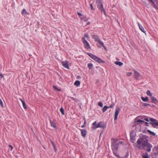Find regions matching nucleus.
Instances as JSON below:
<instances>
[{"instance_id":"33","label":"nucleus","mask_w":158,"mask_h":158,"mask_svg":"<svg viewBox=\"0 0 158 158\" xmlns=\"http://www.w3.org/2000/svg\"><path fill=\"white\" fill-rule=\"evenodd\" d=\"M87 38V39L88 40L89 39V37L88 36V35L87 34H85L84 35V37L83 38H84V39H85V38Z\"/></svg>"},{"instance_id":"22","label":"nucleus","mask_w":158,"mask_h":158,"mask_svg":"<svg viewBox=\"0 0 158 158\" xmlns=\"http://www.w3.org/2000/svg\"><path fill=\"white\" fill-rule=\"evenodd\" d=\"M115 64L116 65H118L120 66H121L123 65V63L119 61H116L115 62Z\"/></svg>"},{"instance_id":"9","label":"nucleus","mask_w":158,"mask_h":158,"mask_svg":"<svg viewBox=\"0 0 158 158\" xmlns=\"http://www.w3.org/2000/svg\"><path fill=\"white\" fill-rule=\"evenodd\" d=\"M134 75L135 78L136 80H139V78L141 77L140 73L135 70H134Z\"/></svg>"},{"instance_id":"25","label":"nucleus","mask_w":158,"mask_h":158,"mask_svg":"<svg viewBox=\"0 0 158 158\" xmlns=\"http://www.w3.org/2000/svg\"><path fill=\"white\" fill-rule=\"evenodd\" d=\"M74 85L77 86H79L80 84V81H76L74 83Z\"/></svg>"},{"instance_id":"35","label":"nucleus","mask_w":158,"mask_h":158,"mask_svg":"<svg viewBox=\"0 0 158 158\" xmlns=\"http://www.w3.org/2000/svg\"><path fill=\"white\" fill-rule=\"evenodd\" d=\"M53 87L54 89L58 91H61V89H58L57 88V87L56 86H53Z\"/></svg>"},{"instance_id":"30","label":"nucleus","mask_w":158,"mask_h":158,"mask_svg":"<svg viewBox=\"0 0 158 158\" xmlns=\"http://www.w3.org/2000/svg\"><path fill=\"white\" fill-rule=\"evenodd\" d=\"M93 65L91 63H89L88 64V66L89 69H91L92 68Z\"/></svg>"},{"instance_id":"3","label":"nucleus","mask_w":158,"mask_h":158,"mask_svg":"<svg viewBox=\"0 0 158 158\" xmlns=\"http://www.w3.org/2000/svg\"><path fill=\"white\" fill-rule=\"evenodd\" d=\"M96 123L97 122L95 121L92 124V125L94 126L93 128L94 129L98 127L104 128L105 127L104 123L102 122H99L97 125H96Z\"/></svg>"},{"instance_id":"10","label":"nucleus","mask_w":158,"mask_h":158,"mask_svg":"<svg viewBox=\"0 0 158 158\" xmlns=\"http://www.w3.org/2000/svg\"><path fill=\"white\" fill-rule=\"evenodd\" d=\"M63 66L65 68L68 69H69V62L67 60L63 61L61 62Z\"/></svg>"},{"instance_id":"31","label":"nucleus","mask_w":158,"mask_h":158,"mask_svg":"<svg viewBox=\"0 0 158 158\" xmlns=\"http://www.w3.org/2000/svg\"><path fill=\"white\" fill-rule=\"evenodd\" d=\"M142 105L143 106H150V105L149 104L147 103H142Z\"/></svg>"},{"instance_id":"41","label":"nucleus","mask_w":158,"mask_h":158,"mask_svg":"<svg viewBox=\"0 0 158 158\" xmlns=\"http://www.w3.org/2000/svg\"><path fill=\"white\" fill-rule=\"evenodd\" d=\"M132 74V73L131 72L128 73L127 74V75L128 76H131Z\"/></svg>"},{"instance_id":"24","label":"nucleus","mask_w":158,"mask_h":158,"mask_svg":"<svg viewBox=\"0 0 158 158\" xmlns=\"http://www.w3.org/2000/svg\"><path fill=\"white\" fill-rule=\"evenodd\" d=\"M24 14H25L26 15H29V13L27 12L25 9H23L22 11V14L23 15Z\"/></svg>"},{"instance_id":"4","label":"nucleus","mask_w":158,"mask_h":158,"mask_svg":"<svg viewBox=\"0 0 158 158\" xmlns=\"http://www.w3.org/2000/svg\"><path fill=\"white\" fill-rule=\"evenodd\" d=\"M98 3V7L101 12H103L104 14L106 15L105 12L104 10L103 5L101 0H98L97 2Z\"/></svg>"},{"instance_id":"28","label":"nucleus","mask_w":158,"mask_h":158,"mask_svg":"<svg viewBox=\"0 0 158 158\" xmlns=\"http://www.w3.org/2000/svg\"><path fill=\"white\" fill-rule=\"evenodd\" d=\"M143 158H149L148 154L147 153H146L145 154L142 155Z\"/></svg>"},{"instance_id":"36","label":"nucleus","mask_w":158,"mask_h":158,"mask_svg":"<svg viewBox=\"0 0 158 158\" xmlns=\"http://www.w3.org/2000/svg\"><path fill=\"white\" fill-rule=\"evenodd\" d=\"M114 105H115L114 104V103H113L111 104V105L110 106H108V107H109V108H112L114 106Z\"/></svg>"},{"instance_id":"44","label":"nucleus","mask_w":158,"mask_h":158,"mask_svg":"<svg viewBox=\"0 0 158 158\" xmlns=\"http://www.w3.org/2000/svg\"><path fill=\"white\" fill-rule=\"evenodd\" d=\"M77 14L78 15H79V16H81L82 15L79 12H78L77 13Z\"/></svg>"},{"instance_id":"2","label":"nucleus","mask_w":158,"mask_h":158,"mask_svg":"<svg viewBox=\"0 0 158 158\" xmlns=\"http://www.w3.org/2000/svg\"><path fill=\"white\" fill-rule=\"evenodd\" d=\"M146 135H143L142 137L139 138L136 143H135L134 145L138 149L140 150H143L145 148V146L148 140Z\"/></svg>"},{"instance_id":"8","label":"nucleus","mask_w":158,"mask_h":158,"mask_svg":"<svg viewBox=\"0 0 158 158\" xmlns=\"http://www.w3.org/2000/svg\"><path fill=\"white\" fill-rule=\"evenodd\" d=\"M152 147V145L147 141L146 143L145 148L144 149H145L148 152H149L151 151V149Z\"/></svg>"},{"instance_id":"43","label":"nucleus","mask_w":158,"mask_h":158,"mask_svg":"<svg viewBox=\"0 0 158 158\" xmlns=\"http://www.w3.org/2000/svg\"><path fill=\"white\" fill-rule=\"evenodd\" d=\"M90 7L91 8V9L92 10H94V8L93 6H92V4H91L90 5Z\"/></svg>"},{"instance_id":"38","label":"nucleus","mask_w":158,"mask_h":158,"mask_svg":"<svg viewBox=\"0 0 158 158\" xmlns=\"http://www.w3.org/2000/svg\"><path fill=\"white\" fill-rule=\"evenodd\" d=\"M98 105L100 106L101 107H102L103 106V104L102 102H99L98 103Z\"/></svg>"},{"instance_id":"13","label":"nucleus","mask_w":158,"mask_h":158,"mask_svg":"<svg viewBox=\"0 0 158 158\" xmlns=\"http://www.w3.org/2000/svg\"><path fill=\"white\" fill-rule=\"evenodd\" d=\"M95 60L96 61L99 63H105V61L102 60L101 58L96 56V58L94 60Z\"/></svg>"},{"instance_id":"20","label":"nucleus","mask_w":158,"mask_h":158,"mask_svg":"<svg viewBox=\"0 0 158 158\" xmlns=\"http://www.w3.org/2000/svg\"><path fill=\"white\" fill-rule=\"evenodd\" d=\"M88 54L91 58L93 60H95V58H96V56L92 54H91V53H88Z\"/></svg>"},{"instance_id":"45","label":"nucleus","mask_w":158,"mask_h":158,"mask_svg":"<svg viewBox=\"0 0 158 158\" xmlns=\"http://www.w3.org/2000/svg\"><path fill=\"white\" fill-rule=\"evenodd\" d=\"M145 124L147 126H148V124H150V123H148L147 122H145Z\"/></svg>"},{"instance_id":"49","label":"nucleus","mask_w":158,"mask_h":158,"mask_svg":"<svg viewBox=\"0 0 158 158\" xmlns=\"http://www.w3.org/2000/svg\"><path fill=\"white\" fill-rule=\"evenodd\" d=\"M89 24H90V23H89V22H88L87 23V25H89Z\"/></svg>"},{"instance_id":"27","label":"nucleus","mask_w":158,"mask_h":158,"mask_svg":"<svg viewBox=\"0 0 158 158\" xmlns=\"http://www.w3.org/2000/svg\"><path fill=\"white\" fill-rule=\"evenodd\" d=\"M146 94L148 96H150V97L152 96V94L151 93L149 90H148L146 92Z\"/></svg>"},{"instance_id":"16","label":"nucleus","mask_w":158,"mask_h":158,"mask_svg":"<svg viewBox=\"0 0 158 158\" xmlns=\"http://www.w3.org/2000/svg\"><path fill=\"white\" fill-rule=\"evenodd\" d=\"M150 1L152 4V6L154 8L156 9H158V7L155 4L154 2L153 1V0H148Z\"/></svg>"},{"instance_id":"34","label":"nucleus","mask_w":158,"mask_h":158,"mask_svg":"<svg viewBox=\"0 0 158 158\" xmlns=\"http://www.w3.org/2000/svg\"><path fill=\"white\" fill-rule=\"evenodd\" d=\"M131 141L133 143H134L135 142V138H130Z\"/></svg>"},{"instance_id":"47","label":"nucleus","mask_w":158,"mask_h":158,"mask_svg":"<svg viewBox=\"0 0 158 158\" xmlns=\"http://www.w3.org/2000/svg\"><path fill=\"white\" fill-rule=\"evenodd\" d=\"M0 77H3V74H0Z\"/></svg>"},{"instance_id":"5","label":"nucleus","mask_w":158,"mask_h":158,"mask_svg":"<svg viewBox=\"0 0 158 158\" xmlns=\"http://www.w3.org/2000/svg\"><path fill=\"white\" fill-rule=\"evenodd\" d=\"M92 38L94 39L95 41L98 42L105 49H106V47L104 46L103 43L101 41L100 39L99 38V37L97 35H93L92 36Z\"/></svg>"},{"instance_id":"7","label":"nucleus","mask_w":158,"mask_h":158,"mask_svg":"<svg viewBox=\"0 0 158 158\" xmlns=\"http://www.w3.org/2000/svg\"><path fill=\"white\" fill-rule=\"evenodd\" d=\"M82 40V42L84 44L85 48L87 49H90L91 47L89 43L85 39H84V38H83Z\"/></svg>"},{"instance_id":"29","label":"nucleus","mask_w":158,"mask_h":158,"mask_svg":"<svg viewBox=\"0 0 158 158\" xmlns=\"http://www.w3.org/2000/svg\"><path fill=\"white\" fill-rule=\"evenodd\" d=\"M51 143H52V145H53V147H54V148L55 151V152H56V151H57V148H56V147L54 143L53 142V141H51Z\"/></svg>"},{"instance_id":"48","label":"nucleus","mask_w":158,"mask_h":158,"mask_svg":"<svg viewBox=\"0 0 158 158\" xmlns=\"http://www.w3.org/2000/svg\"><path fill=\"white\" fill-rule=\"evenodd\" d=\"M156 149L157 150V151L158 152V144L157 147L156 148Z\"/></svg>"},{"instance_id":"6","label":"nucleus","mask_w":158,"mask_h":158,"mask_svg":"<svg viewBox=\"0 0 158 158\" xmlns=\"http://www.w3.org/2000/svg\"><path fill=\"white\" fill-rule=\"evenodd\" d=\"M149 120L152 122H150V123L152 125L153 127H155L158 126V121L152 118L150 119Z\"/></svg>"},{"instance_id":"37","label":"nucleus","mask_w":158,"mask_h":158,"mask_svg":"<svg viewBox=\"0 0 158 158\" xmlns=\"http://www.w3.org/2000/svg\"><path fill=\"white\" fill-rule=\"evenodd\" d=\"M0 104L1 106L2 107H4V106H3V102H2V100H1V99L0 98Z\"/></svg>"},{"instance_id":"1","label":"nucleus","mask_w":158,"mask_h":158,"mask_svg":"<svg viewBox=\"0 0 158 158\" xmlns=\"http://www.w3.org/2000/svg\"><path fill=\"white\" fill-rule=\"evenodd\" d=\"M113 141L112 143V148L114 154L118 158H126L128 157L129 154L127 152L125 156H120L118 153V145L120 144H122V142L119 141L118 140L115 139H113Z\"/></svg>"},{"instance_id":"50","label":"nucleus","mask_w":158,"mask_h":158,"mask_svg":"<svg viewBox=\"0 0 158 158\" xmlns=\"http://www.w3.org/2000/svg\"><path fill=\"white\" fill-rule=\"evenodd\" d=\"M84 127H85V125H83L81 126V127H82V128Z\"/></svg>"},{"instance_id":"53","label":"nucleus","mask_w":158,"mask_h":158,"mask_svg":"<svg viewBox=\"0 0 158 158\" xmlns=\"http://www.w3.org/2000/svg\"><path fill=\"white\" fill-rule=\"evenodd\" d=\"M157 3H158V2H157Z\"/></svg>"},{"instance_id":"46","label":"nucleus","mask_w":158,"mask_h":158,"mask_svg":"<svg viewBox=\"0 0 158 158\" xmlns=\"http://www.w3.org/2000/svg\"><path fill=\"white\" fill-rule=\"evenodd\" d=\"M144 120H145L146 121H148V122L149 121V120L148 119V118H145L144 119Z\"/></svg>"},{"instance_id":"42","label":"nucleus","mask_w":158,"mask_h":158,"mask_svg":"<svg viewBox=\"0 0 158 158\" xmlns=\"http://www.w3.org/2000/svg\"><path fill=\"white\" fill-rule=\"evenodd\" d=\"M9 148H11V150L12 151L13 149V147L12 146L10 145H9Z\"/></svg>"},{"instance_id":"26","label":"nucleus","mask_w":158,"mask_h":158,"mask_svg":"<svg viewBox=\"0 0 158 158\" xmlns=\"http://www.w3.org/2000/svg\"><path fill=\"white\" fill-rule=\"evenodd\" d=\"M147 131L152 135L155 136L156 135L155 134L154 132L151 131L149 130H147Z\"/></svg>"},{"instance_id":"32","label":"nucleus","mask_w":158,"mask_h":158,"mask_svg":"<svg viewBox=\"0 0 158 158\" xmlns=\"http://www.w3.org/2000/svg\"><path fill=\"white\" fill-rule=\"evenodd\" d=\"M60 111L61 112L62 114L63 115L64 114V111L63 108L62 107H61L60 109Z\"/></svg>"},{"instance_id":"23","label":"nucleus","mask_w":158,"mask_h":158,"mask_svg":"<svg viewBox=\"0 0 158 158\" xmlns=\"http://www.w3.org/2000/svg\"><path fill=\"white\" fill-rule=\"evenodd\" d=\"M108 108H109V107H108V106H105L102 110L103 112H104Z\"/></svg>"},{"instance_id":"39","label":"nucleus","mask_w":158,"mask_h":158,"mask_svg":"<svg viewBox=\"0 0 158 158\" xmlns=\"http://www.w3.org/2000/svg\"><path fill=\"white\" fill-rule=\"evenodd\" d=\"M137 122L139 123H143L144 122V121L140 119H139L137 120Z\"/></svg>"},{"instance_id":"40","label":"nucleus","mask_w":158,"mask_h":158,"mask_svg":"<svg viewBox=\"0 0 158 158\" xmlns=\"http://www.w3.org/2000/svg\"><path fill=\"white\" fill-rule=\"evenodd\" d=\"M85 17H83L82 18H81V19L82 20H84L85 22H87V20L86 19H85Z\"/></svg>"},{"instance_id":"18","label":"nucleus","mask_w":158,"mask_h":158,"mask_svg":"<svg viewBox=\"0 0 158 158\" xmlns=\"http://www.w3.org/2000/svg\"><path fill=\"white\" fill-rule=\"evenodd\" d=\"M50 123L51 124V127H53L54 128H55L56 129V123L52 122L51 120H50Z\"/></svg>"},{"instance_id":"11","label":"nucleus","mask_w":158,"mask_h":158,"mask_svg":"<svg viewBox=\"0 0 158 158\" xmlns=\"http://www.w3.org/2000/svg\"><path fill=\"white\" fill-rule=\"evenodd\" d=\"M120 110V109L118 107H117L116 109L115 110V115H114V120H116L117 118V117L119 113V111Z\"/></svg>"},{"instance_id":"12","label":"nucleus","mask_w":158,"mask_h":158,"mask_svg":"<svg viewBox=\"0 0 158 158\" xmlns=\"http://www.w3.org/2000/svg\"><path fill=\"white\" fill-rule=\"evenodd\" d=\"M150 98L151 99V102L152 103L156 104L158 102V101L156 98L152 96Z\"/></svg>"},{"instance_id":"17","label":"nucleus","mask_w":158,"mask_h":158,"mask_svg":"<svg viewBox=\"0 0 158 158\" xmlns=\"http://www.w3.org/2000/svg\"><path fill=\"white\" fill-rule=\"evenodd\" d=\"M136 133L135 131H132L130 133V138H133L135 137Z\"/></svg>"},{"instance_id":"19","label":"nucleus","mask_w":158,"mask_h":158,"mask_svg":"<svg viewBox=\"0 0 158 158\" xmlns=\"http://www.w3.org/2000/svg\"><path fill=\"white\" fill-rule=\"evenodd\" d=\"M19 100H20V101L22 102V103L23 104V107L24 108V109H27V106H26V105L25 103L24 102V101L21 98H20Z\"/></svg>"},{"instance_id":"14","label":"nucleus","mask_w":158,"mask_h":158,"mask_svg":"<svg viewBox=\"0 0 158 158\" xmlns=\"http://www.w3.org/2000/svg\"><path fill=\"white\" fill-rule=\"evenodd\" d=\"M138 25L139 26V28L140 30L146 34L145 32L146 31H145L143 27L141 26L139 23H138Z\"/></svg>"},{"instance_id":"21","label":"nucleus","mask_w":158,"mask_h":158,"mask_svg":"<svg viewBox=\"0 0 158 158\" xmlns=\"http://www.w3.org/2000/svg\"><path fill=\"white\" fill-rule=\"evenodd\" d=\"M141 98L142 101L143 102H147L148 100V99L147 97H146L145 98H144L143 97H141Z\"/></svg>"},{"instance_id":"51","label":"nucleus","mask_w":158,"mask_h":158,"mask_svg":"<svg viewBox=\"0 0 158 158\" xmlns=\"http://www.w3.org/2000/svg\"><path fill=\"white\" fill-rule=\"evenodd\" d=\"M80 77L79 76H77V78H79Z\"/></svg>"},{"instance_id":"52","label":"nucleus","mask_w":158,"mask_h":158,"mask_svg":"<svg viewBox=\"0 0 158 158\" xmlns=\"http://www.w3.org/2000/svg\"><path fill=\"white\" fill-rule=\"evenodd\" d=\"M85 123H86V122H85L84 123V124H85Z\"/></svg>"},{"instance_id":"15","label":"nucleus","mask_w":158,"mask_h":158,"mask_svg":"<svg viewBox=\"0 0 158 158\" xmlns=\"http://www.w3.org/2000/svg\"><path fill=\"white\" fill-rule=\"evenodd\" d=\"M81 131L82 136L84 137H85L86 135V131L85 130H81Z\"/></svg>"}]
</instances>
